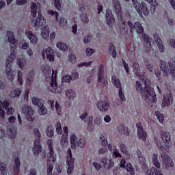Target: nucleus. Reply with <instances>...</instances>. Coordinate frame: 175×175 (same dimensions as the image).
Returning <instances> with one entry per match:
<instances>
[{"label": "nucleus", "instance_id": "c9c22d12", "mask_svg": "<svg viewBox=\"0 0 175 175\" xmlns=\"http://www.w3.org/2000/svg\"><path fill=\"white\" fill-rule=\"evenodd\" d=\"M94 120V118L92 116H90L89 119L88 120V132H92L94 131V124H92V121Z\"/></svg>", "mask_w": 175, "mask_h": 175}, {"label": "nucleus", "instance_id": "79ce46f5", "mask_svg": "<svg viewBox=\"0 0 175 175\" xmlns=\"http://www.w3.org/2000/svg\"><path fill=\"white\" fill-rule=\"evenodd\" d=\"M0 171L2 175L8 174V169H6V164L0 161Z\"/></svg>", "mask_w": 175, "mask_h": 175}, {"label": "nucleus", "instance_id": "774afa93", "mask_svg": "<svg viewBox=\"0 0 175 175\" xmlns=\"http://www.w3.org/2000/svg\"><path fill=\"white\" fill-rule=\"evenodd\" d=\"M92 165L94 166V167L98 171V170H100L102 165L96 162H93Z\"/></svg>", "mask_w": 175, "mask_h": 175}, {"label": "nucleus", "instance_id": "de8ad7c7", "mask_svg": "<svg viewBox=\"0 0 175 175\" xmlns=\"http://www.w3.org/2000/svg\"><path fill=\"white\" fill-rule=\"evenodd\" d=\"M113 158H121L122 156L118 149H113L112 152Z\"/></svg>", "mask_w": 175, "mask_h": 175}, {"label": "nucleus", "instance_id": "a211bd4d", "mask_svg": "<svg viewBox=\"0 0 175 175\" xmlns=\"http://www.w3.org/2000/svg\"><path fill=\"white\" fill-rule=\"evenodd\" d=\"M103 84L106 83V80H105V66L100 64L98 72V82L103 83Z\"/></svg>", "mask_w": 175, "mask_h": 175}, {"label": "nucleus", "instance_id": "aec40b11", "mask_svg": "<svg viewBox=\"0 0 175 175\" xmlns=\"http://www.w3.org/2000/svg\"><path fill=\"white\" fill-rule=\"evenodd\" d=\"M9 107V101L5 100L3 103L0 101V117L3 118L5 117V110Z\"/></svg>", "mask_w": 175, "mask_h": 175}, {"label": "nucleus", "instance_id": "ddd939ff", "mask_svg": "<svg viewBox=\"0 0 175 175\" xmlns=\"http://www.w3.org/2000/svg\"><path fill=\"white\" fill-rule=\"evenodd\" d=\"M67 160L66 163L68 166L67 173L68 174H70L72 171L75 168V165L73 163L75 159H72V150L70 149H68L67 150Z\"/></svg>", "mask_w": 175, "mask_h": 175}, {"label": "nucleus", "instance_id": "473e14b6", "mask_svg": "<svg viewBox=\"0 0 175 175\" xmlns=\"http://www.w3.org/2000/svg\"><path fill=\"white\" fill-rule=\"evenodd\" d=\"M70 140L71 143V148L75 150L77 147V137H76L75 135H71Z\"/></svg>", "mask_w": 175, "mask_h": 175}, {"label": "nucleus", "instance_id": "dca6fc26", "mask_svg": "<svg viewBox=\"0 0 175 175\" xmlns=\"http://www.w3.org/2000/svg\"><path fill=\"white\" fill-rule=\"evenodd\" d=\"M137 128V136L139 139H142L144 142H146V137H147V133L144 131L143 129V126H142V123H137L136 124Z\"/></svg>", "mask_w": 175, "mask_h": 175}, {"label": "nucleus", "instance_id": "49530a36", "mask_svg": "<svg viewBox=\"0 0 175 175\" xmlns=\"http://www.w3.org/2000/svg\"><path fill=\"white\" fill-rule=\"evenodd\" d=\"M60 144L62 147H66L68 146V136L62 135Z\"/></svg>", "mask_w": 175, "mask_h": 175}, {"label": "nucleus", "instance_id": "0e129e2a", "mask_svg": "<svg viewBox=\"0 0 175 175\" xmlns=\"http://www.w3.org/2000/svg\"><path fill=\"white\" fill-rule=\"evenodd\" d=\"M122 64L124 68V70H126V73H129V66L128 64H126V62L125 60L122 59Z\"/></svg>", "mask_w": 175, "mask_h": 175}, {"label": "nucleus", "instance_id": "f03ea898", "mask_svg": "<svg viewBox=\"0 0 175 175\" xmlns=\"http://www.w3.org/2000/svg\"><path fill=\"white\" fill-rule=\"evenodd\" d=\"M8 42L14 46L10 48L11 54L7 58L5 62V74L8 80L13 81L14 76L18 75V81L19 84L23 85V72L21 71L15 70L12 71V62L16 59V54L14 53V50H16V38H14V33L12 31H7Z\"/></svg>", "mask_w": 175, "mask_h": 175}, {"label": "nucleus", "instance_id": "9b49d317", "mask_svg": "<svg viewBox=\"0 0 175 175\" xmlns=\"http://www.w3.org/2000/svg\"><path fill=\"white\" fill-rule=\"evenodd\" d=\"M111 83L115 85V87H116V88H119V98L122 102H125L126 98H125V94H124V92H122V88L121 87V81H120V79H118L116 75H113L111 77Z\"/></svg>", "mask_w": 175, "mask_h": 175}, {"label": "nucleus", "instance_id": "c85d7f7f", "mask_svg": "<svg viewBox=\"0 0 175 175\" xmlns=\"http://www.w3.org/2000/svg\"><path fill=\"white\" fill-rule=\"evenodd\" d=\"M14 174L18 175L20 172V159L18 157H16L14 160Z\"/></svg>", "mask_w": 175, "mask_h": 175}, {"label": "nucleus", "instance_id": "bb28decb", "mask_svg": "<svg viewBox=\"0 0 175 175\" xmlns=\"http://www.w3.org/2000/svg\"><path fill=\"white\" fill-rule=\"evenodd\" d=\"M137 157L138 158L139 163H141V165L146 167V166H147L146 165V158L143 157V153H142V151H140V150H137Z\"/></svg>", "mask_w": 175, "mask_h": 175}, {"label": "nucleus", "instance_id": "423d86ee", "mask_svg": "<svg viewBox=\"0 0 175 175\" xmlns=\"http://www.w3.org/2000/svg\"><path fill=\"white\" fill-rule=\"evenodd\" d=\"M161 136L163 142L165 145L163 144V142L158 141V137H154V143H156L158 148L161 151H167L169 147L172 146V141L170 140L172 135L170 133L166 131H161Z\"/></svg>", "mask_w": 175, "mask_h": 175}, {"label": "nucleus", "instance_id": "e433bc0d", "mask_svg": "<svg viewBox=\"0 0 175 175\" xmlns=\"http://www.w3.org/2000/svg\"><path fill=\"white\" fill-rule=\"evenodd\" d=\"M152 163L154 166L157 167V169H159L161 167V163L158 161V154H154L152 156Z\"/></svg>", "mask_w": 175, "mask_h": 175}, {"label": "nucleus", "instance_id": "13d9d810", "mask_svg": "<svg viewBox=\"0 0 175 175\" xmlns=\"http://www.w3.org/2000/svg\"><path fill=\"white\" fill-rule=\"evenodd\" d=\"M91 64H92V62H83V63L78 64V67L79 68H84V66H86V67L91 66Z\"/></svg>", "mask_w": 175, "mask_h": 175}, {"label": "nucleus", "instance_id": "58836bf2", "mask_svg": "<svg viewBox=\"0 0 175 175\" xmlns=\"http://www.w3.org/2000/svg\"><path fill=\"white\" fill-rule=\"evenodd\" d=\"M46 133L49 137H53L54 136V127H53V126H51V125L48 126V127L46 129Z\"/></svg>", "mask_w": 175, "mask_h": 175}, {"label": "nucleus", "instance_id": "2f4dec72", "mask_svg": "<svg viewBox=\"0 0 175 175\" xmlns=\"http://www.w3.org/2000/svg\"><path fill=\"white\" fill-rule=\"evenodd\" d=\"M49 103L51 105L52 110H54V109H55L58 116H61V108L59 107V104L57 102H56L55 105L54 107V103L53 101H49Z\"/></svg>", "mask_w": 175, "mask_h": 175}, {"label": "nucleus", "instance_id": "a19ab883", "mask_svg": "<svg viewBox=\"0 0 175 175\" xmlns=\"http://www.w3.org/2000/svg\"><path fill=\"white\" fill-rule=\"evenodd\" d=\"M154 114H155L156 118H157L159 122L162 124V122H163V120H165V116H163V114L159 112V111H155Z\"/></svg>", "mask_w": 175, "mask_h": 175}, {"label": "nucleus", "instance_id": "8fccbe9b", "mask_svg": "<svg viewBox=\"0 0 175 175\" xmlns=\"http://www.w3.org/2000/svg\"><path fill=\"white\" fill-rule=\"evenodd\" d=\"M72 81V76L71 75H66L62 77V83H70Z\"/></svg>", "mask_w": 175, "mask_h": 175}, {"label": "nucleus", "instance_id": "69168bd1", "mask_svg": "<svg viewBox=\"0 0 175 175\" xmlns=\"http://www.w3.org/2000/svg\"><path fill=\"white\" fill-rule=\"evenodd\" d=\"M91 39H92V36H91V34H89L88 36L84 38L83 43H90L91 42Z\"/></svg>", "mask_w": 175, "mask_h": 175}, {"label": "nucleus", "instance_id": "6ab92c4d", "mask_svg": "<svg viewBox=\"0 0 175 175\" xmlns=\"http://www.w3.org/2000/svg\"><path fill=\"white\" fill-rule=\"evenodd\" d=\"M154 40L155 43H157V47L161 53H163L165 50V46H163V44H162V40L159 38L158 33H155L154 35Z\"/></svg>", "mask_w": 175, "mask_h": 175}, {"label": "nucleus", "instance_id": "ea45409f", "mask_svg": "<svg viewBox=\"0 0 175 175\" xmlns=\"http://www.w3.org/2000/svg\"><path fill=\"white\" fill-rule=\"evenodd\" d=\"M66 96L68 99H73L76 96V93L72 90H66Z\"/></svg>", "mask_w": 175, "mask_h": 175}, {"label": "nucleus", "instance_id": "4be33fe9", "mask_svg": "<svg viewBox=\"0 0 175 175\" xmlns=\"http://www.w3.org/2000/svg\"><path fill=\"white\" fill-rule=\"evenodd\" d=\"M101 163H103L106 169H111L114 166V161H112L111 159L103 158L101 159Z\"/></svg>", "mask_w": 175, "mask_h": 175}, {"label": "nucleus", "instance_id": "3c124183", "mask_svg": "<svg viewBox=\"0 0 175 175\" xmlns=\"http://www.w3.org/2000/svg\"><path fill=\"white\" fill-rule=\"evenodd\" d=\"M77 144L79 147H81V148H84V147H85V139L80 138L77 142Z\"/></svg>", "mask_w": 175, "mask_h": 175}, {"label": "nucleus", "instance_id": "2eb2a0df", "mask_svg": "<svg viewBox=\"0 0 175 175\" xmlns=\"http://www.w3.org/2000/svg\"><path fill=\"white\" fill-rule=\"evenodd\" d=\"M161 158L162 159V161L165 165V167H173L174 163H173V160L170 159V157H169V155H167L165 152H161Z\"/></svg>", "mask_w": 175, "mask_h": 175}, {"label": "nucleus", "instance_id": "603ef678", "mask_svg": "<svg viewBox=\"0 0 175 175\" xmlns=\"http://www.w3.org/2000/svg\"><path fill=\"white\" fill-rule=\"evenodd\" d=\"M17 64L19 66V68H24V65H25V59L23 58H18L17 59Z\"/></svg>", "mask_w": 175, "mask_h": 175}, {"label": "nucleus", "instance_id": "b1692460", "mask_svg": "<svg viewBox=\"0 0 175 175\" xmlns=\"http://www.w3.org/2000/svg\"><path fill=\"white\" fill-rule=\"evenodd\" d=\"M26 35L28 39H29L31 44H36V43H38V37L34 36L31 31H27Z\"/></svg>", "mask_w": 175, "mask_h": 175}, {"label": "nucleus", "instance_id": "4468645a", "mask_svg": "<svg viewBox=\"0 0 175 175\" xmlns=\"http://www.w3.org/2000/svg\"><path fill=\"white\" fill-rule=\"evenodd\" d=\"M97 107L100 111H107L110 109V103L107 98L97 102Z\"/></svg>", "mask_w": 175, "mask_h": 175}, {"label": "nucleus", "instance_id": "f257e3e1", "mask_svg": "<svg viewBox=\"0 0 175 175\" xmlns=\"http://www.w3.org/2000/svg\"><path fill=\"white\" fill-rule=\"evenodd\" d=\"M133 70L137 72L135 73L139 81H136L135 87L137 92H140L142 98L146 103H155L157 102V94L154 88H151V81L147 79L143 72H139V63L135 62L133 64Z\"/></svg>", "mask_w": 175, "mask_h": 175}, {"label": "nucleus", "instance_id": "72a5a7b5", "mask_svg": "<svg viewBox=\"0 0 175 175\" xmlns=\"http://www.w3.org/2000/svg\"><path fill=\"white\" fill-rule=\"evenodd\" d=\"M32 103L33 105H35L36 106H38V107H42L44 105L43 100L40 99H38V98L33 97L32 98Z\"/></svg>", "mask_w": 175, "mask_h": 175}, {"label": "nucleus", "instance_id": "f8f14e48", "mask_svg": "<svg viewBox=\"0 0 175 175\" xmlns=\"http://www.w3.org/2000/svg\"><path fill=\"white\" fill-rule=\"evenodd\" d=\"M113 5L118 17V20L121 24L125 25L126 23L122 20V11L121 10V3L118 0H113Z\"/></svg>", "mask_w": 175, "mask_h": 175}, {"label": "nucleus", "instance_id": "7c9ffc66", "mask_svg": "<svg viewBox=\"0 0 175 175\" xmlns=\"http://www.w3.org/2000/svg\"><path fill=\"white\" fill-rule=\"evenodd\" d=\"M118 131L120 133H123V135H126V136H129V130L128 129V127L122 124L119 125L118 128Z\"/></svg>", "mask_w": 175, "mask_h": 175}, {"label": "nucleus", "instance_id": "7ed1b4c3", "mask_svg": "<svg viewBox=\"0 0 175 175\" xmlns=\"http://www.w3.org/2000/svg\"><path fill=\"white\" fill-rule=\"evenodd\" d=\"M31 14L33 17H36V14H38L37 19L32 21L31 25L33 27H38L40 29H42L41 36L44 39H47L50 35V30H49L48 27L44 26L46 20H44V17L42 15V10H40V4L39 3L37 4L35 3H31Z\"/></svg>", "mask_w": 175, "mask_h": 175}, {"label": "nucleus", "instance_id": "864d4df0", "mask_svg": "<svg viewBox=\"0 0 175 175\" xmlns=\"http://www.w3.org/2000/svg\"><path fill=\"white\" fill-rule=\"evenodd\" d=\"M81 18L83 23H85L86 24H88V23H90V19H88V17H87V14L82 13V14L81 15Z\"/></svg>", "mask_w": 175, "mask_h": 175}, {"label": "nucleus", "instance_id": "09e8293b", "mask_svg": "<svg viewBox=\"0 0 175 175\" xmlns=\"http://www.w3.org/2000/svg\"><path fill=\"white\" fill-rule=\"evenodd\" d=\"M38 113L40 116H44V114H47V108H46L44 105L38 108Z\"/></svg>", "mask_w": 175, "mask_h": 175}, {"label": "nucleus", "instance_id": "a878e982", "mask_svg": "<svg viewBox=\"0 0 175 175\" xmlns=\"http://www.w3.org/2000/svg\"><path fill=\"white\" fill-rule=\"evenodd\" d=\"M109 51L112 58L117 57V50L116 49V46L112 42H109Z\"/></svg>", "mask_w": 175, "mask_h": 175}, {"label": "nucleus", "instance_id": "6e6552de", "mask_svg": "<svg viewBox=\"0 0 175 175\" xmlns=\"http://www.w3.org/2000/svg\"><path fill=\"white\" fill-rule=\"evenodd\" d=\"M48 146H49V152L47 155V175H53V170L54 169V164L53 162H55L57 161V155H55V153H54V150H53V146H51V139L48 141Z\"/></svg>", "mask_w": 175, "mask_h": 175}, {"label": "nucleus", "instance_id": "0eeeda50", "mask_svg": "<svg viewBox=\"0 0 175 175\" xmlns=\"http://www.w3.org/2000/svg\"><path fill=\"white\" fill-rule=\"evenodd\" d=\"M160 69L161 71L163 73L164 76H169L171 75L172 77H175L174 70H175V58L172 57L167 65V63L165 61H160Z\"/></svg>", "mask_w": 175, "mask_h": 175}, {"label": "nucleus", "instance_id": "c03bdc74", "mask_svg": "<svg viewBox=\"0 0 175 175\" xmlns=\"http://www.w3.org/2000/svg\"><path fill=\"white\" fill-rule=\"evenodd\" d=\"M33 77H34L33 72H29L27 75V78L26 81L27 84L29 85L31 83H32L33 81Z\"/></svg>", "mask_w": 175, "mask_h": 175}, {"label": "nucleus", "instance_id": "4c0bfd02", "mask_svg": "<svg viewBox=\"0 0 175 175\" xmlns=\"http://www.w3.org/2000/svg\"><path fill=\"white\" fill-rule=\"evenodd\" d=\"M57 49L59 50H62V51H67L68 50V46H66V44L62 42H59L56 44Z\"/></svg>", "mask_w": 175, "mask_h": 175}, {"label": "nucleus", "instance_id": "412c9836", "mask_svg": "<svg viewBox=\"0 0 175 175\" xmlns=\"http://www.w3.org/2000/svg\"><path fill=\"white\" fill-rule=\"evenodd\" d=\"M105 17L107 23L109 27H111L113 24H114V17H113V12L111 10H107Z\"/></svg>", "mask_w": 175, "mask_h": 175}, {"label": "nucleus", "instance_id": "e2e57ef3", "mask_svg": "<svg viewBox=\"0 0 175 175\" xmlns=\"http://www.w3.org/2000/svg\"><path fill=\"white\" fill-rule=\"evenodd\" d=\"M59 23L60 27H65V25L68 24V21L65 18H61Z\"/></svg>", "mask_w": 175, "mask_h": 175}, {"label": "nucleus", "instance_id": "6e6d98bb", "mask_svg": "<svg viewBox=\"0 0 175 175\" xmlns=\"http://www.w3.org/2000/svg\"><path fill=\"white\" fill-rule=\"evenodd\" d=\"M56 132L58 135L62 133V127H61V122H58L56 123Z\"/></svg>", "mask_w": 175, "mask_h": 175}, {"label": "nucleus", "instance_id": "39448f33", "mask_svg": "<svg viewBox=\"0 0 175 175\" xmlns=\"http://www.w3.org/2000/svg\"><path fill=\"white\" fill-rule=\"evenodd\" d=\"M129 27H130V32L131 35H133V32H136V33H142V38L144 41V47H146L147 51L151 49V41L152 39L150 38L148 35L144 33V29H143V26L139 22H135V24L132 23L131 21H128L127 23Z\"/></svg>", "mask_w": 175, "mask_h": 175}, {"label": "nucleus", "instance_id": "4d7b16f0", "mask_svg": "<svg viewBox=\"0 0 175 175\" xmlns=\"http://www.w3.org/2000/svg\"><path fill=\"white\" fill-rule=\"evenodd\" d=\"M120 151H122L123 154H128V147H126L125 144H120Z\"/></svg>", "mask_w": 175, "mask_h": 175}, {"label": "nucleus", "instance_id": "052dcab7", "mask_svg": "<svg viewBox=\"0 0 175 175\" xmlns=\"http://www.w3.org/2000/svg\"><path fill=\"white\" fill-rule=\"evenodd\" d=\"M48 14L51 16H53V17L55 18L56 21H58V12L53 10H49L48 12Z\"/></svg>", "mask_w": 175, "mask_h": 175}, {"label": "nucleus", "instance_id": "37998d69", "mask_svg": "<svg viewBox=\"0 0 175 175\" xmlns=\"http://www.w3.org/2000/svg\"><path fill=\"white\" fill-rule=\"evenodd\" d=\"M7 133L11 139H14L16 137V135H17V131L16 129H10L8 131Z\"/></svg>", "mask_w": 175, "mask_h": 175}, {"label": "nucleus", "instance_id": "f3484780", "mask_svg": "<svg viewBox=\"0 0 175 175\" xmlns=\"http://www.w3.org/2000/svg\"><path fill=\"white\" fill-rule=\"evenodd\" d=\"M172 103H173V94L172 93H169L163 95L162 107H166V106H170V104Z\"/></svg>", "mask_w": 175, "mask_h": 175}, {"label": "nucleus", "instance_id": "f704fd0d", "mask_svg": "<svg viewBox=\"0 0 175 175\" xmlns=\"http://www.w3.org/2000/svg\"><path fill=\"white\" fill-rule=\"evenodd\" d=\"M21 94V90L16 89L14 91L10 92L9 96L12 98H18V96H20Z\"/></svg>", "mask_w": 175, "mask_h": 175}, {"label": "nucleus", "instance_id": "338daca9", "mask_svg": "<svg viewBox=\"0 0 175 175\" xmlns=\"http://www.w3.org/2000/svg\"><path fill=\"white\" fill-rule=\"evenodd\" d=\"M94 51H95L94 49H92L91 48H87L86 55H88V57L91 56L92 55L94 54Z\"/></svg>", "mask_w": 175, "mask_h": 175}, {"label": "nucleus", "instance_id": "cd10ccee", "mask_svg": "<svg viewBox=\"0 0 175 175\" xmlns=\"http://www.w3.org/2000/svg\"><path fill=\"white\" fill-rule=\"evenodd\" d=\"M144 1L150 3V13H152V14H154L155 13V8L158 6V3L157 2V0H144Z\"/></svg>", "mask_w": 175, "mask_h": 175}, {"label": "nucleus", "instance_id": "680f3d73", "mask_svg": "<svg viewBox=\"0 0 175 175\" xmlns=\"http://www.w3.org/2000/svg\"><path fill=\"white\" fill-rule=\"evenodd\" d=\"M54 5L55 9L59 10V9H61V0H54Z\"/></svg>", "mask_w": 175, "mask_h": 175}, {"label": "nucleus", "instance_id": "1a4fd4ad", "mask_svg": "<svg viewBox=\"0 0 175 175\" xmlns=\"http://www.w3.org/2000/svg\"><path fill=\"white\" fill-rule=\"evenodd\" d=\"M125 1L126 2H129L130 0ZM132 2L135 9H136L139 16H142V14H144V16H147L148 14H150V10H148V8H147L146 3L142 2L139 4L137 2V0H132Z\"/></svg>", "mask_w": 175, "mask_h": 175}, {"label": "nucleus", "instance_id": "393cba45", "mask_svg": "<svg viewBox=\"0 0 175 175\" xmlns=\"http://www.w3.org/2000/svg\"><path fill=\"white\" fill-rule=\"evenodd\" d=\"M45 53L50 62H54V51L51 49V47L46 48L45 49Z\"/></svg>", "mask_w": 175, "mask_h": 175}, {"label": "nucleus", "instance_id": "c756f323", "mask_svg": "<svg viewBox=\"0 0 175 175\" xmlns=\"http://www.w3.org/2000/svg\"><path fill=\"white\" fill-rule=\"evenodd\" d=\"M146 175H163L161 174V172L158 169L152 167L150 169L146 171Z\"/></svg>", "mask_w": 175, "mask_h": 175}, {"label": "nucleus", "instance_id": "5701e85b", "mask_svg": "<svg viewBox=\"0 0 175 175\" xmlns=\"http://www.w3.org/2000/svg\"><path fill=\"white\" fill-rule=\"evenodd\" d=\"M22 112L26 116H33L35 111L29 105H24L22 107Z\"/></svg>", "mask_w": 175, "mask_h": 175}, {"label": "nucleus", "instance_id": "a18cd8bd", "mask_svg": "<svg viewBox=\"0 0 175 175\" xmlns=\"http://www.w3.org/2000/svg\"><path fill=\"white\" fill-rule=\"evenodd\" d=\"M126 170L129 173H130L131 175H134L135 174V170L132 167V164L131 163H127L125 167Z\"/></svg>", "mask_w": 175, "mask_h": 175}, {"label": "nucleus", "instance_id": "9d476101", "mask_svg": "<svg viewBox=\"0 0 175 175\" xmlns=\"http://www.w3.org/2000/svg\"><path fill=\"white\" fill-rule=\"evenodd\" d=\"M33 133L38 139H35L33 142L34 146L33 148V152L36 155H38V154L42 152V146H40V131H39V129H35L33 130Z\"/></svg>", "mask_w": 175, "mask_h": 175}, {"label": "nucleus", "instance_id": "20e7f679", "mask_svg": "<svg viewBox=\"0 0 175 175\" xmlns=\"http://www.w3.org/2000/svg\"><path fill=\"white\" fill-rule=\"evenodd\" d=\"M42 72L44 76H46V81H50V80H51L50 85L48 87V91H49V92H53V94H61L62 92V88L58 86V84L57 83V70H53L51 75L50 66L46 65L42 69Z\"/></svg>", "mask_w": 175, "mask_h": 175}, {"label": "nucleus", "instance_id": "5fc2aeb1", "mask_svg": "<svg viewBox=\"0 0 175 175\" xmlns=\"http://www.w3.org/2000/svg\"><path fill=\"white\" fill-rule=\"evenodd\" d=\"M68 61L69 62H71V64H75L76 63V55L73 53H71L68 56Z\"/></svg>", "mask_w": 175, "mask_h": 175}, {"label": "nucleus", "instance_id": "bf43d9fd", "mask_svg": "<svg viewBox=\"0 0 175 175\" xmlns=\"http://www.w3.org/2000/svg\"><path fill=\"white\" fill-rule=\"evenodd\" d=\"M100 139L101 140L102 146H107V138H106V137H105V135H101L100 137Z\"/></svg>", "mask_w": 175, "mask_h": 175}]
</instances>
